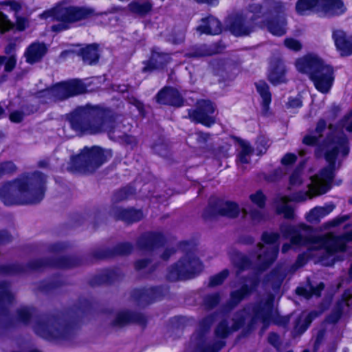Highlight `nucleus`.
Instances as JSON below:
<instances>
[{
	"label": "nucleus",
	"instance_id": "1",
	"mask_svg": "<svg viewBox=\"0 0 352 352\" xmlns=\"http://www.w3.org/2000/svg\"><path fill=\"white\" fill-rule=\"evenodd\" d=\"M325 147L327 148L325 158L329 166L322 170L318 175L310 177L311 182L307 186L308 190L305 192H298L292 197L280 196L275 199L274 205L277 212L283 214L285 218L294 217V210L288 204L289 201H304L307 199H311L314 196L324 194L330 189L333 178L336 160L346 156L349 148L346 135L339 132H333L331 135H328Z\"/></svg>",
	"mask_w": 352,
	"mask_h": 352
},
{
	"label": "nucleus",
	"instance_id": "9",
	"mask_svg": "<svg viewBox=\"0 0 352 352\" xmlns=\"http://www.w3.org/2000/svg\"><path fill=\"white\" fill-rule=\"evenodd\" d=\"M32 327L38 336L50 340H67L74 332L71 325L54 317L35 320Z\"/></svg>",
	"mask_w": 352,
	"mask_h": 352
},
{
	"label": "nucleus",
	"instance_id": "63",
	"mask_svg": "<svg viewBox=\"0 0 352 352\" xmlns=\"http://www.w3.org/2000/svg\"><path fill=\"white\" fill-rule=\"evenodd\" d=\"M5 4L10 6L14 11H19L21 8V6L19 2L12 0L6 1Z\"/></svg>",
	"mask_w": 352,
	"mask_h": 352
},
{
	"label": "nucleus",
	"instance_id": "26",
	"mask_svg": "<svg viewBox=\"0 0 352 352\" xmlns=\"http://www.w3.org/2000/svg\"><path fill=\"white\" fill-rule=\"evenodd\" d=\"M197 30L201 33L218 34L221 32V25L217 18L209 16L201 20V23L197 28Z\"/></svg>",
	"mask_w": 352,
	"mask_h": 352
},
{
	"label": "nucleus",
	"instance_id": "3",
	"mask_svg": "<svg viewBox=\"0 0 352 352\" xmlns=\"http://www.w3.org/2000/svg\"><path fill=\"white\" fill-rule=\"evenodd\" d=\"M273 301L274 296L268 295L264 302H262L258 305H249L234 313L229 320H223L215 330L217 337L223 339L243 325H246L248 329H251L259 322L267 325L271 320H274V322L279 325H285L289 322L288 318H273Z\"/></svg>",
	"mask_w": 352,
	"mask_h": 352
},
{
	"label": "nucleus",
	"instance_id": "39",
	"mask_svg": "<svg viewBox=\"0 0 352 352\" xmlns=\"http://www.w3.org/2000/svg\"><path fill=\"white\" fill-rule=\"evenodd\" d=\"M135 320V316L129 312L122 311L116 314L112 324L114 327H121Z\"/></svg>",
	"mask_w": 352,
	"mask_h": 352
},
{
	"label": "nucleus",
	"instance_id": "13",
	"mask_svg": "<svg viewBox=\"0 0 352 352\" xmlns=\"http://www.w3.org/2000/svg\"><path fill=\"white\" fill-rule=\"evenodd\" d=\"M296 9L300 14L312 10L322 12L327 16L341 14L346 10L341 0H298Z\"/></svg>",
	"mask_w": 352,
	"mask_h": 352
},
{
	"label": "nucleus",
	"instance_id": "29",
	"mask_svg": "<svg viewBox=\"0 0 352 352\" xmlns=\"http://www.w3.org/2000/svg\"><path fill=\"white\" fill-rule=\"evenodd\" d=\"M326 130V122L323 120H320L318 123L314 131H309L304 136L302 143L308 146H314L320 142V138L322 133Z\"/></svg>",
	"mask_w": 352,
	"mask_h": 352
},
{
	"label": "nucleus",
	"instance_id": "48",
	"mask_svg": "<svg viewBox=\"0 0 352 352\" xmlns=\"http://www.w3.org/2000/svg\"><path fill=\"white\" fill-rule=\"evenodd\" d=\"M54 91V87L51 89H45L40 91L38 94V97L42 100L43 102L50 103L56 102V98L52 97V91Z\"/></svg>",
	"mask_w": 352,
	"mask_h": 352
},
{
	"label": "nucleus",
	"instance_id": "60",
	"mask_svg": "<svg viewBox=\"0 0 352 352\" xmlns=\"http://www.w3.org/2000/svg\"><path fill=\"white\" fill-rule=\"evenodd\" d=\"M296 160V155L293 153H287L282 158V164L285 165H289L294 163Z\"/></svg>",
	"mask_w": 352,
	"mask_h": 352
},
{
	"label": "nucleus",
	"instance_id": "61",
	"mask_svg": "<svg viewBox=\"0 0 352 352\" xmlns=\"http://www.w3.org/2000/svg\"><path fill=\"white\" fill-rule=\"evenodd\" d=\"M128 197V194L126 189H122L116 192L114 195V199L117 201L125 199Z\"/></svg>",
	"mask_w": 352,
	"mask_h": 352
},
{
	"label": "nucleus",
	"instance_id": "32",
	"mask_svg": "<svg viewBox=\"0 0 352 352\" xmlns=\"http://www.w3.org/2000/svg\"><path fill=\"white\" fill-rule=\"evenodd\" d=\"M240 151L238 154V163L248 164L250 162V157L253 153V148L250 144L244 140L239 142Z\"/></svg>",
	"mask_w": 352,
	"mask_h": 352
},
{
	"label": "nucleus",
	"instance_id": "40",
	"mask_svg": "<svg viewBox=\"0 0 352 352\" xmlns=\"http://www.w3.org/2000/svg\"><path fill=\"white\" fill-rule=\"evenodd\" d=\"M304 162H300V167H298L289 177V188H296L300 186L304 180L303 173L301 167L304 165Z\"/></svg>",
	"mask_w": 352,
	"mask_h": 352
},
{
	"label": "nucleus",
	"instance_id": "15",
	"mask_svg": "<svg viewBox=\"0 0 352 352\" xmlns=\"http://www.w3.org/2000/svg\"><path fill=\"white\" fill-rule=\"evenodd\" d=\"M85 89V86L81 80L74 79L63 82L55 85L52 94V97L56 98V102H57L80 94L83 93Z\"/></svg>",
	"mask_w": 352,
	"mask_h": 352
},
{
	"label": "nucleus",
	"instance_id": "24",
	"mask_svg": "<svg viewBox=\"0 0 352 352\" xmlns=\"http://www.w3.org/2000/svg\"><path fill=\"white\" fill-rule=\"evenodd\" d=\"M164 241V238L160 233H146L140 238L138 245L141 250H151Z\"/></svg>",
	"mask_w": 352,
	"mask_h": 352
},
{
	"label": "nucleus",
	"instance_id": "64",
	"mask_svg": "<svg viewBox=\"0 0 352 352\" xmlns=\"http://www.w3.org/2000/svg\"><path fill=\"white\" fill-rule=\"evenodd\" d=\"M288 106L292 108H297L302 106V101L300 98H291L288 101Z\"/></svg>",
	"mask_w": 352,
	"mask_h": 352
},
{
	"label": "nucleus",
	"instance_id": "2",
	"mask_svg": "<svg viewBox=\"0 0 352 352\" xmlns=\"http://www.w3.org/2000/svg\"><path fill=\"white\" fill-rule=\"evenodd\" d=\"M310 228L305 225L294 226L283 224L280 228L281 233L286 237H291V244L285 243L282 252H287L292 245L296 246H307L306 256L316 257L324 265H329L333 261L331 258L336 252L344 251L347 241H352V231L342 236H336L329 232L318 236H309Z\"/></svg>",
	"mask_w": 352,
	"mask_h": 352
},
{
	"label": "nucleus",
	"instance_id": "7",
	"mask_svg": "<svg viewBox=\"0 0 352 352\" xmlns=\"http://www.w3.org/2000/svg\"><path fill=\"white\" fill-rule=\"evenodd\" d=\"M263 6L258 3L249 5L248 10L236 12L230 16L227 25L230 31L236 36L249 35L256 28L255 21L262 13Z\"/></svg>",
	"mask_w": 352,
	"mask_h": 352
},
{
	"label": "nucleus",
	"instance_id": "34",
	"mask_svg": "<svg viewBox=\"0 0 352 352\" xmlns=\"http://www.w3.org/2000/svg\"><path fill=\"white\" fill-rule=\"evenodd\" d=\"M81 55L85 63L89 65L96 63L99 58L98 45L96 44L87 45L81 50Z\"/></svg>",
	"mask_w": 352,
	"mask_h": 352
},
{
	"label": "nucleus",
	"instance_id": "6",
	"mask_svg": "<svg viewBox=\"0 0 352 352\" xmlns=\"http://www.w3.org/2000/svg\"><path fill=\"white\" fill-rule=\"evenodd\" d=\"M297 70L309 76L316 89L322 94L331 90L334 81L333 68L315 54H308L296 60Z\"/></svg>",
	"mask_w": 352,
	"mask_h": 352
},
{
	"label": "nucleus",
	"instance_id": "37",
	"mask_svg": "<svg viewBox=\"0 0 352 352\" xmlns=\"http://www.w3.org/2000/svg\"><path fill=\"white\" fill-rule=\"evenodd\" d=\"M324 289V284L322 283H319L316 287L309 286L308 288L298 287L296 289V293L306 298H309L312 296H319L321 291Z\"/></svg>",
	"mask_w": 352,
	"mask_h": 352
},
{
	"label": "nucleus",
	"instance_id": "46",
	"mask_svg": "<svg viewBox=\"0 0 352 352\" xmlns=\"http://www.w3.org/2000/svg\"><path fill=\"white\" fill-rule=\"evenodd\" d=\"M229 275L228 270H223L219 274L210 278V286L214 287L221 285Z\"/></svg>",
	"mask_w": 352,
	"mask_h": 352
},
{
	"label": "nucleus",
	"instance_id": "25",
	"mask_svg": "<svg viewBox=\"0 0 352 352\" xmlns=\"http://www.w3.org/2000/svg\"><path fill=\"white\" fill-rule=\"evenodd\" d=\"M319 314V312L316 311L302 312L295 321L294 328V333L298 335L303 333L311 323L312 320L316 318Z\"/></svg>",
	"mask_w": 352,
	"mask_h": 352
},
{
	"label": "nucleus",
	"instance_id": "43",
	"mask_svg": "<svg viewBox=\"0 0 352 352\" xmlns=\"http://www.w3.org/2000/svg\"><path fill=\"white\" fill-rule=\"evenodd\" d=\"M158 289L157 288H149L140 291V294L138 295L139 300L140 301L150 303L158 296Z\"/></svg>",
	"mask_w": 352,
	"mask_h": 352
},
{
	"label": "nucleus",
	"instance_id": "5",
	"mask_svg": "<svg viewBox=\"0 0 352 352\" xmlns=\"http://www.w3.org/2000/svg\"><path fill=\"white\" fill-rule=\"evenodd\" d=\"M69 122L76 132L91 135L110 133L115 129V119L109 111L89 105L76 109L72 113Z\"/></svg>",
	"mask_w": 352,
	"mask_h": 352
},
{
	"label": "nucleus",
	"instance_id": "47",
	"mask_svg": "<svg viewBox=\"0 0 352 352\" xmlns=\"http://www.w3.org/2000/svg\"><path fill=\"white\" fill-rule=\"evenodd\" d=\"M16 58L14 56H11L8 58L5 56H0V66L5 63V71L10 72H11L16 65Z\"/></svg>",
	"mask_w": 352,
	"mask_h": 352
},
{
	"label": "nucleus",
	"instance_id": "21",
	"mask_svg": "<svg viewBox=\"0 0 352 352\" xmlns=\"http://www.w3.org/2000/svg\"><path fill=\"white\" fill-rule=\"evenodd\" d=\"M157 102L163 104L181 107L184 100L179 91L173 87H165L156 96Z\"/></svg>",
	"mask_w": 352,
	"mask_h": 352
},
{
	"label": "nucleus",
	"instance_id": "55",
	"mask_svg": "<svg viewBox=\"0 0 352 352\" xmlns=\"http://www.w3.org/2000/svg\"><path fill=\"white\" fill-rule=\"evenodd\" d=\"M132 245L129 243L119 244L116 247V253L118 254H127L131 252Z\"/></svg>",
	"mask_w": 352,
	"mask_h": 352
},
{
	"label": "nucleus",
	"instance_id": "35",
	"mask_svg": "<svg viewBox=\"0 0 352 352\" xmlns=\"http://www.w3.org/2000/svg\"><path fill=\"white\" fill-rule=\"evenodd\" d=\"M230 259L234 267L239 270L238 274L241 271L248 269L251 265V262L248 257L236 251H234L231 254Z\"/></svg>",
	"mask_w": 352,
	"mask_h": 352
},
{
	"label": "nucleus",
	"instance_id": "17",
	"mask_svg": "<svg viewBox=\"0 0 352 352\" xmlns=\"http://www.w3.org/2000/svg\"><path fill=\"white\" fill-rule=\"evenodd\" d=\"M241 210V208L235 202L218 201L214 204L210 202L208 207L205 211L204 216L206 217H212L217 214H220L230 218H235L238 217Z\"/></svg>",
	"mask_w": 352,
	"mask_h": 352
},
{
	"label": "nucleus",
	"instance_id": "57",
	"mask_svg": "<svg viewBox=\"0 0 352 352\" xmlns=\"http://www.w3.org/2000/svg\"><path fill=\"white\" fill-rule=\"evenodd\" d=\"M21 271V267L19 265H6L0 266V273L11 274L19 272Z\"/></svg>",
	"mask_w": 352,
	"mask_h": 352
},
{
	"label": "nucleus",
	"instance_id": "18",
	"mask_svg": "<svg viewBox=\"0 0 352 352\" xmlns=\"http://www.w3.org/2000/svg\"><path fill=\"white\" fill-rule=\"evenodd\" d=\"M249 199L252 204L255 205L257 208H253L248 203H244L242 204L241 212L244 216L249 214L254 222H260L264 218L261 209L265 206V196L262 191L257 190L254 193L250 195Z\"/></svg>",
	"mask_w": 352,
	"mask_h": 352
},
{
	"label": "nucleus",
	"instance_id": "19",
	"mask_svg": "<svg viewBox=\"0 0 352 352\" xmlns=\"http://www.w3.org/2000/svg\"><path fill=\"white\" fill-rule=\"evenodd\" d=\"M35 314V310L32 308L22 307L18 309L16 313V321L9 322V318L7 311L4 309H1L0 313V323L5 327L15 325L17 323L28 324Z\"/></svg>",
	"mask_w": 352,
	"mask_h": 352
},
{
	"label": "nucleus",
	"instance_id": "14",
	"mask_svg": "<svg viewBox=\"0 0 352 352\" xmlns=\"http://www.w3.org/2000/svg\"><path fill=\"white\" fill-rule=\"evenodd\" d=\"M270 7V12L274 16L270 20L263 21L260 27L267 28L273 35L283 36L287 30V22L284 14L285 6L282 2L272 1Z\"/></svg>",
	"mask_w": 352,
	"mask_h": 352
},
{
	"label": "nucleus",
	"instance_id": "33",
	"mask_svg": "<svg viewBox=\"0 0 352 352\" xmlns=\"http://www.w3.org/2000/svg\"><path fill=\"white\" fill-rule=\"evenodd\" d=\"M118 217L127 223H133L140 221L143 217L141 210L134 209H120Z\"/></svg>",
	"mask_w": 352,
	"mask_h": 352
},
{
	"label": "nucleus",
	"instance_id": "58",
	"mask_svg": "<svg viewBox=\"0 0 352 352\" xmlns=\"http://www.w3.org/2000/svg\"><path fill=\"white\" fill-rule=\"evenodd\" d=\"M342 126L349 132H352V115L349 113L342 121Z\"/></svg>",
	"mask_w": 352,
	"mask_h": 352
},
{
	"label": "nucleus",
	"instance_id": "62",
	"mask_svg": "<svg viewBox=\"0 0 352 352\" xmlns=\"http://www.w3.org/2000/svg\"><path fill=\"white\" fill-rule=\"evenodd\" d=\"M341 314L342 313L340 310L336 311L327 318V321L331 323H335L340 319Z\"/></svg>",
	"mask_w": 352,
	"mask_h": 352
},
{
	"label": "nucleus",
	"instance_id": "31",
	"mask_svg": "<svg viewBox=\"0 0 352 352\" xmlns=\"http://www.w3.org/2000/svg\"><path fill=\"white\" fill-rule=\"evenodd\" d=\"M335 206L333 204H327L324 206L315 207L307 214V220L312 223H317L322 218L332 212Z\"/></svg>",
	"mask_w": 352,
	"mask_h": 352
},
{
	"label": "nucleus",
	"instance_id": "51",
	"mask_svg": "<svg viewBox=\"0 0 352 352\" xmlns=\"http://www.w3.org/2000/svg\"><path fill=\"white\" fill-rule=\"evenodd\" d=\"M349 218V217L348 215L338 217L334 219L325 223L323 226L325 229H328L331 227H336L347 221Z\"/></svg>",
	"mask_w": 352,
	"mask_h": 352
},
{
	"label": "nucleus",
	"instance_id": "16",
	"mask_svg": "<svg viewBox=\"0 0 352 352\" xmlns=\"http://www.w3.org/2000/svg\"><path fill=\"white\" fill-rule=\"evenodd\" d=\"M215 107L210 101L200 100L197 102V109L190 110L188 116L193 121L209 127L215 122L212 116Z\"/></svg>",
	"mask_w": 352,
	"mask_h": 352
},
{
	"label": "nucleus",
	"instance_id": "50",
	"mask_svg": "<svg viewBox=\"0 0 352 352\" xmlns=\"http://www.w3.org/2000/svg\"><path fill=\"white\" fill-rule=\"evenodd\" d=\"M192 138H195L200 148H204L210 138V135L208 133H204L201 131H198L192 135Z\"/></svg>",
	"mask_w": 352,
	"mask_h": 352
},
{
	"label": "nucleus",
	"instance_id": "30",
	"mask_svg": "<svg viewBox=\"0 0 352 352\" xmlns=\"http://www.w3.org/2000/svg\"><path fill=\"white\" fill-rule=\"evenodd\" d=\"M219 52L217 47L213 45H201L192 48L185 54L188 58H199L205 56H212Z\"/></svg>",
	"mask_w": 352,
	"mask_h": 352
},
{
	"label": "nucleus",
	"instance_id": "11",
	"mask_svg": "<svg viewBox=\"0 0 352 352\" xmlns=\"http://www.w3.org/2000/svg\"><path fill=\"white\" fill-rule=\"evenodd\" d=\"M279 234L274 232H264L262 235L263 243H258L257 251L252 254L255 265L263 270L270 265L276 258L278 252V240Z\"/></svg>",
	"mask_w": 352,
	"mask_h": 352
},
{
	"label": "nucleus",
	"instance_id": "8",
	"mask_svg": "<svg viewBox=\"0 0 352 352\" xmlns=\"http://www.w3.org/2000/svg\"><path fill=\"white\" fill-rule=\"evenodd\" d=\"M98 15L94 8L89 7L59 6L54 10L48 11L41 14V18L47 19L53 16L57 21L63 22L58 25H53L54 31H60L68 28V23L77 22L80 20Z\"/></svg>",
	"mask_w": 352,
	"mask_h": 352
},
{
	"label": "nucleus",
	"instance_id": "12",
	"mask_svg": "<svg viewBox=\"0 0 352 352\" xmlns=\"http://www.w3.org/2000/svg\"><path fill=\"white\" fill-rule=\"evenodd\" d=\"M201 270V261L193 252H190L168 269L167 278L171 281L191 278Z\"/></svg>",
	"mask_w": 352,
	"mask_h": 352
},
{
	"label": "nucleus",
	"instance_id": "53",
	"mask_svg": "<svg viewBox=\"0 0 352 352\" xmlns=\"http://www.w3.org/2000/svg\"><path fill=\"white\" fill-rule=\"evenodd\" d=\"M224 345V341L219 340L212 345H207L206 347L202 349L201 352H218Z\"/></svg>",
	"mask_w": 352,
	"mask_h": 352
},
{
	"label": "nucleus",
	"instance_id": "36",
	"mask_svg": "<svg viewBox=\"0 0 352 352\" xmlns=\"http://www.w3.org/2000/svg\"><path fill=\"white\" fill-rule=\"evenodd\" d=\"M131 12L139 14H145L152 8L151 3L148 0L136 1L129 5Z\"/></svg>",
	"mask_w": 352,
	"mask_h": 352
},
{
	"label": "nucleus",
	"instance_id": "45",
	"mask_svg": "<svg viewBox=\"0 0 352 352\" xmlns=\"http://www.w3.org/2000/svg\"><path fill=\"white\" fill-rule=\"evenodd\" d=\"M270 145V140L265 136L258 137L256 142V151L258 154H263L266 152Z\"/></svg>",
	"mask_w": 352,
	"mask_h": 352
},
{
	"label": "nucleus",
	"instance_id": "56",
	"mask_svg": "<svg viewBox=\"0 0 352 352\" xmlns=\"http://www.w3.org/2000/svg\"><path fill=\"white\" fill-rule=\"evenodd\" d=\"M11 27V23L7 17L1 12H0V33H2Z\"/></svg>",
	"mask_w": 352,
	"mask_h": 352
},
{
	"label": "nucleus",
	"instance_id": "52",
	"mask_svg": "<svg viewBox=\"0 0 352 352\" xmlns=\"http://www.w3.org/2000/svg\"><path fill=\"white\" fill-rule=\"evenodd\" d=\"M285 277V272L274 270L270 275V280L274 282L275 287H278Z\"/></svg>",
	"mask_w": 352,
	"mask_h": 352
},
{
	"label": "nucleus",
	"instance_id": "20",
	"mask_svg": "<svg viewBox=\"0 0 352 352\" xmlns=\"http://www.w3.org/2000/svg\"><path fill=\"white\" fill-rule=\"evenodd\" d=\"M258 285L256 278L248 280L239 289L233 291L230 294V298L228 302V307L232 309L236 306L245 297L250 295Z\"/></svg>",
	"mask_w": 352,
	"mask_h": 352
},
{
	"label": "nucleus",
	"instance_id": "44",
	"mask_svg": "<svg viewBox=\"0 0 352 352\" xmlns=\"http://www.w3.org/2000/svg\"><path fill=\"white\" fill-rule=\"evenodd\" d=\"M214 322V318L212 316H208L203 319L199 324L197 332L194 335V337H199V339H201L202 334L206 332Z\"/></svg>",
	"mask_w": 352,
	"mask_h": 352
},
{
	"label": "nucleus",
	"instance_id": "42",
	"mask_svg": "<svg viewBox=\"0 0 352 352\" xmlns=\"http://www.w3.org/2000/svg\"><path fill=\"white\" fill-rule=\"evenodd\" d=\"M258 92L263 99V106L267 107L271 102V94L269 92L268 85L265 82H258L256 83Z\"/></svg>",
	"mask_w": 352,
	"mask_h": 352
},
{
	"label": "nucleus",
	"instance_id": "23",
	"mask_svg": "<svg viewBox=\"0 0 352 352\" xmlns=\"http://www.w3.org/2000/svg\"><path fill=\"white\" fill-rule=\"evenodd\" d=\"M333 38L342 56L352 54V35L347 34L342 30H336L333 32Z\"/></svg>",
	"mask_w": 352,
	"mask_h": 352
},
{
	"label": "nucleus",
	"instance_id": "49",
	"mask_svg": "<svg viewBox=\"0 0 352 352\" xmlns=\"http://www.w3.org/2000/svg\"><path fill=\"white\" fill-rule=\"evenodd\" d=\"M219 295L218 294H214L206 296L204 303L207 309H212L219 302Z\"/></svg>",
	"mask_w": 352,
	"mask_h": 352
},
{
	"label": "nucleus",
	"instance_id": "59",
	"mask_svg": "<svg viewBox=\"0 0 352 352\" xmlns=\"http://www.w3.org/2000/svg\"><path fill=\"white\" fill-rule=\"evenodd\" d=\"M23 119V113L19 111H15L10 113V120L12 122L19 123L21 122Z\"/></svg>",
	"mask_w": 352,
	"mask_h": 352
},
{
	"label": "nucleus",
	"instance_id": "41",
	"mask_svg": "<svg viewBox=\"0 0 352 352\" xmlns=\"http://www.w3.org/2000/svg\"><path fill=\"white\" fill-rule=\"evenodd\" d=\"M14 298L10 292L8 285L5 282H0V306L11 303Z\"/></svg>",
	"mask_w": 352,
	"mask_h": 352
},
{
	"label": "nucleus",
	"instance_id": "10",
	"mask_svg": "<svg viewBox=\"0 0 352 352\" xmlns=\"http://www.w3.org/2000/svg\"><path fill=\"white\" fill-rule=\"evenodd\" d=\"M111 153L99 146L85 147L80 153L72 159L74 166L85 173L94 172L111 157Z\"/></svg>",
	"mask_w": 352,
	"mask_h": 352
},
{
	"label": "nucleus",
	"instance_id": "4",
	"mask_svg": "<svg viewBox=\"0 0 352 352\" xmlns=\"http://www.w3.org/2000/svg\"><path fill=\"white\" fill-rule=\"evenodd\" d=\"M45 182V176L40 172L21 175L2 185L0 199L6 205L38 204L44 197Z\"/></svg>",
	"mask_w": 352,
	"mask_h": 352
},
{
	"label": "nucleus",
	"instance_id": "28",
	"mask_svg": "<svg viewBox=\"0 0 352 352\" xmlns=\"http://www.w3.org/2000/svg\"><path fill=\"white\" fill-rule=\"evenodd\" d=\"M285 67L280 60H276L271 63L268 75L269 80L274 85L285 82Z\"/></svg>",
	"mask_w": 352,
	"mask_h": 352
},
{
	"label": "nucleus",
	"instance_id": "38",
	"mask_svg": "<svg viewBox=\"0 0 352 352\" xmlns=\"http://www.w3.org/2000/svg\"><path fill=\"white\" fill-rule=\"evenodd\" d=\"M17 171L16 166L12 161L0 163V180L11 177Z\"/></svg>",
	"mask_w": 352,
	"mask_h": 352
},
{
	"label": "nucleus",
	"instance_id": "22",
	"mask_svg": "<svg viewBox=\"0 0 352 352\" xmlns=\"http://www.w3.org/2000/svg\"><path fill=\"white\" fill-rule=\"evenodd\" d=\"M171 60L169 54L162 52L160 49H153L150 59L146 63L142 71L146 72L163 68Z\"/></svg>",
	"mask_w": 352,
	"mask_h": 352
},
{
	"label": "nucleus",
	"instance_id": "27",
	"mask_svg": "<svg viewBox=\"0 0 352 352\" xmlns=\"http://www.w3.org/2000/svg\"><path fill=\"white\" fill-rule=\"evenodd\" d=\"M46 52L47 47L43 43H34L25 51L26 61L30 64L38 62L45 54Z\"/></svg>",
	"mask_w": 352,
	"mask_h": 352
},
{
	"label": "nucleus",
	"instance_id": "54",
	"mask_svg": "<svg viewBox=\"0 0 352 352\" xmlns=\"http://www.w3.org/2000/svg\"><path fill=\"white\" fill-rule=\"evenodd\" d=\"M284 43L285 46L290 50L298 51L302 48L300 43L294 38H286Z\"/></svg>",
	"mask_w": 352,
	"mask_h": 352
}]
</instances>
